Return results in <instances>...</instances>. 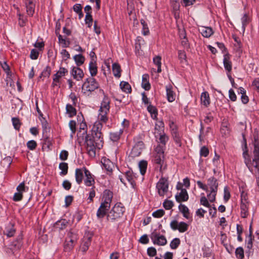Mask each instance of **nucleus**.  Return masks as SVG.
<instances>
[{
  "label": "nucleus",
  "instance_id": "obj_52",
  "mask_svg": "<svg viewBox=\"0 0 259 259\" xmlns=\"http://www.w3.org/2000/svg\"><path fill=\"white\" fill-rule=\"evenodd\" d=\"M163 207L166 209H170L174 206L173 202L171 200H166L163 203Z\"/></svg>",
  "mask_w": 259,
  "mask_h": 259
},
{
  "label": "nucleus",
  "instance_id": "obj_53",
  "mask_svg": "<svg viewBox=\"0 0 259 259\" xmlns=\"http://www.w3.org/2000/svg\"><path fill=\"white\" fill-rule=\"evenodd\" d=\"M76 122L74 120H70L69 123V126L72 132V135L74 134L76 132Z\"/></svg>",
  "mask_w": 259,
  "mask_h": 259
},
{
  "label": "nucleus",
  "instance_id": "obj_23",
  "mask_svg": "<svg viewBox=\"0 0 259 259\" xmlns=\"http://www.w3.org/2000/svg\"><path fill=\"white\" fill-rule=\"evenodd\" d=\"M207 185L209 187L211 191H216L218 190V183L217 182V180L213 177H211L208 179V183Z\"/></svg>",
  "mask_w": 259,
  "mask_h": 259
},
{
  "label": "nucleus",
  "instance_id": "obj_13",
  "mask_svg": "<svg viewBox=\"0 0 259 259\" xmlns=\"http://www.w3.org/2000/svg\"><path fill=\"white\" fill-rule=\"evenodd\" d=\"M97 140L96 138L93 137V136H91L90 135H88L85 137V147L90 146L93 145H95L97 146H102L103 141L99 143H97Z\"/></svg>",
  "mask_w": 259,
  "mask_h": 259
},
{
  "label": "nucleus",
  "instance_id": "obj_28",
  "mask_svg": "<svg viewBox=\"0 0 259 259\" xmlns=\"http://www.w3.org/2000/svg\"><path fill=\"white\" fill-rule=\"evenodd\" d=\"M201 101L205 106H207L210 104V99L209 94L207 92H203L201 95Z\"/></svg>",
  "mask_w": 259,
  "mask_h": 259
},
{
  "label": "nucleus",
  "instance_id": "obj_3",
  "mask_svg": "<svg viewBox=\"0 0 259 259\" xmlns=\"http://www.w3.org/2000/svg\"><path fill=\"white\" fill-rule=\"evenodd\" d=\"M124 210V207L120 203H116L107 214V220L111 222L117 221L123 215Z\"/></svg>",
  "mask_w": 259,
  "mask_h": 259
},
{
  "label": "nucleus",
  "instance_id": "obj_59",
  "mask_svg": "<svg viewBox=\"0 0 259 259\" xmlns=\"http://www.w3.org/2000/svg\"><path fill=\"white\" fill-rule=\"evenodd\" d=\"M224 199L226 202L228 201L230 198V193L227 187L224 188Z\"/></svg>",
  "mask_w": 259,
  "mask_h": 259
},
{
  "label": "nucleus",
  "instance_id": "obj_63",
  "mask_svg": "<svg viewBox=\"0 0 259 259\" xmlns=\"http://www.w3.org/2000/svg\"><path fill=\"white\" fill-rule=\"evenodd\" d=\"M68 156V152L66 150H62L60 154L59 157L61 160H65Z\"/></svg>",
  "mask_w": 259,
  "mask_h": 259
},
{
  "label": "nucleus",
  "instance_id": "obj_64",
  "mask_svg": "<svg viewBox=\"0 0 259 259\" xmlns=\"http://www.w3.org/2000/svg\"><path fill=\"white\" fill-rule=\"evenodd\" d=\"M209 153V150L207 147L203 146L200 150V155L201 156L206 157Z\"/></svg>",
  "mask_w": 259,
  "mask_h": 259
},
{
  "label": "nucleus",
  "instance_id": "obj_56",
  "mask_svg": "<svg viewBox=\"0 0 259 259\" xmlns=\"http://www.w3.org/2000/svg\"><path fill=\"white\" fill-rule=\"evenodd\" d=\"M27 147L31 150H34L37 146L36 142L34 140H31L27 143Z\"/></svg>",
  "mask_w": 259,
  "mask_h": 259
},
{
  "label": "nucleus",
  "instance_id": "obj_30",
  "mask_svg": "<svg viewBox=\"0 0 259 259\" xmlns=\"http://www.w3.org/2000/svg\"><path fill=\"white\" fill-rule=\"evenodd\" d=\"M120 88L122 91L126 93H130L132 91L130 84L126 81H121L120 83Z\"/></svg>",
  "mask_w": 259,
  "mask_h": 259
},
{
  "label": "nucleus",
  "instance_id": "obj_10",
  "mask_svg": "<svg viewBox=\"0 0 259 259\" xmlns=\"http://www.w3.org/2000/svg\"><path fill=\"white\" fill-rule=\"evenodd\" d=\"M151 238L154 244L164 245L167 243L165 237L160 234L153 232L152 233Z\"/></svg>",
  "mask_w": 259,
  "mask_h": 259
},
{
  "label": "nucleus",
  "instance_id": "obj_21",
  "mask_svg": "<svg viewBox=\"0 0 259 259\" xmlns=\"http://www.w3.org/2000/svg\"><path fill=\"white\" fill-rule=\"evenodd\" d=\"M25 5L27 14L32 16L34 13L35 4L31 0H26Z\"/></svg>",
  "mask_w": 259,
  "mask_h": 259
},
{
  "label": "nucleus",
  "instance_id": "obj_11",
  "mask_svg": "<svg viewBox=\"0 0 259 259\" xmlns=\"http://www.w3.org/2000/svg\"><path fill=\"white\" fill-rule=\"evenodd\" d=\"M171 129V135L176 144L180 147L181 146V140L179 133L177 131L176 125L174 122H171L169 124Z\"/></svg>",
  "mask_w": 259,
  "mask_h": 259
},
{
  "label": "nucleus",
  "instance_id": "obj_48",
  "mask_svg": "<svg viewBox=\"0 0 259 259\" xmlns=\"http://www.w3.org/2000/svg\"><path fill=\"white\" fill-rule=\"evenodd\" d=\"M242 21V28L243 31L244 32L245 26L249 22V18L246 14L244 15L243 17L241 19Z\"/></svg>",
  "mask_w": 259,
  "mask_h": 259
},
{
  "label": "nucleus",
  "instance_id": "obj_33",
  "mask_svg": "<svg viewBox=\"0 0 259 259\" xmlns=\"http://www.w3.org/2000/svg\"><path fill=\"white\" fill-rule=\"evenodd\" d=\"M112 71L114 75L116 77H120L121 75L120 66L117 63H114L112 65Z\"/></svg>",
  "mask_w": 259,
  "mask_h": 259
},
{
  "label": "nucleus",
  "instance_id": "obj_62",
  "mask_svg": "<svg viewBox=\"0 0 259 259\" xmlns=\"http://www.w3.org/2000/svg\"><path fill=\"white\" fill-rule=\"evenodd\" d=\"M200 204L207 207H210V204L208 202V199L205 196H202L201 197Z\"/></svg>",
  "mask_w": 259,
  "mask_h": 259
},
{
  "label": "nucleus",
  "instance_id": "obj_22",
  "mask_svg": "<svg viewBox=\"0 0 259 259\" xmlns=\"http://www.w3.org/2000/svg\"><path fill=\"white\" fill-rule=\"evenodd\" d=\"M199 31L205 37H209L213 33L212 28L209 27H201Z\"/></svg>",
  "mask_w": 259,
  "mask_h": 259
},
{
  "label": "nucleus",
  "instance_id": "obj_35",
  "mask_svg": "<svg viewBox=\"0 0 259 259\" xmlns=\"http://www.w3.org/2000/svg\"><path fill=\"white\" fill-rule=\"evenodd\" d=\"M73 58L77 66H79L83 64L85 60L84 57L81 54L75 55Z\"/></svg>",
  "mask_w": 259,
  "mask_h": 259
},
{
  "label": "nucleus",
  "instance_id": "obj_32",
  "mask_svg": "<svg viewBox=\"0 0 259 259\" xmlns=\"http://www.w3.org/2000/svg\"><path fill=\"white\" fill-rule=\"evenodd\" d=\"M147 110L150 113L151 117L153 119H155L157 118V110L155 106L149 104L147 107Z\"/></svg>",
  "mask_w": 259,
  "mask_h": 259
},
{
  "label": "nucleus",
  "instance_id": "obj_39",
  "mask_svg": "<svg viewBox=\"0 0 259 259\" xmlns=\"http://www.w3.org/2000/svg\"><path fill=\"white\" fill-rule=\"evenodd\" d=\"M59 168L61 170L60 175H66L68 172V164L65 162H61L59 164Z\"/></svg>",
  "mask_w": 259,
  "mask_h": 259
},
{
  "label": "nucleus",
  "instance_id": "obj_25",
  "mask_svg": "<svg viewBox=\"0 0 259 259\" xmlns=\"http://www.w3.org/2000/svg\"><path fill=\"white\" fill-rule=\"evenodd\" d=\"M223 62L225 69L228 72H230L232 70V63L230 60V56L228 54L224 55Z\"/></svg>",
  "mask_w": 259,
  "mask_h": 259
},
{
  "label": "nucleus",
  "instance_id": "obj_42",
  "mask_svg": "<svg viewBox=\"0 0 259 259\" xmlns=\"http://www.w3.org/2000/svg\"><path fill=\"white\" fill-rule=\"evenodd\" d=\"M67 113L69 114L70 117H72L76 114V111L71 105L67 104L66 105Z\"/></svg>",
  "mask_w": 259,
  "mask_h": 259
},
{
  "label": "nucleus",
  "instance_id": "obj_50",
  "mask_svg": "<svg viewBox=\"0 0 259 259\" xmlns=\"http://www.w3.org/2000/svg\"><path fill=\"white\" fill-rule=\"evenodd\" d=\"M85 22L88 24L89 27H91L93 23V18L91 14H86L85 17Z\"/></svg>",
  "mask_w": 259,
  "mask_h": 259
},
{
  "label": "nucleus",
  "instance_id": "obj_6",
  "mask_svg": "<svg viewBox=\"0 0 259 259\" xmlns=\"http://www.w3.org/2000/svg\"><path fill=\"white\" fill-rule=\"evenodd\" d=\"M154 157V162L159 166L160 170H161L164 158L163 146L159 145L156 147Z\"/></svg>",
  "mask_w": 259,
  "mask_h": 259
},
{
  "label": "nucleus",
  "instance_id": "obj_19",
  "mask_svg": "<svg viewBox=\"0 0 259 259\" xmlns=\"http://www.w3.org/2000/svg\"><path fill=\"white\" fill-rule=\"evenodd\" d=\"M67 72V70L66 69L61 67L59 70L54 75L53 85L54 86L56 85V83L59 82V78L62 76H64L65 73Z\"/></svg>",
  "mask_w": 259,
  "mask_h": 259
},
{
  "label": "nucleus",
  "instance_id": "obj_49",
  "mask_svg": "<svg viewBox=\"0 0 259 259\" xmlns=\"http://www.w3.org/2000/svg\"><path fill=\"white\" fill-rule=\"evenodd\" d=\"M107 113L108 112H100L98 116L99 119L103 122H106L108 120V117H107Z\"/></svg>",
  "mask_w": 259,
  "mask_h": 259
},
{
  "label": "nucleus",
  "instance_id": "obj_24",
  "mask_svg": "<svg viewBox=\"0 0 259 259\" xmlns=\"http://www.w3.org/2000/svg\"><path fill=\"white\" fill-rule=\"evenodd\" d=\"M249 203H241V216L243 218H246L249 214L248 206Z\"/></svg>",
  "mask_w": 259,
  "mask_h": 259
},
{
  "label": "nucleus",
  "instance_id": "obj_9",
  "mask_svg": "<svg viewBox=\"0 0 259 259\" xmlns=\"http://www.w3.org/2000/svg\"><path fill=\"white\" fill-rule=\"evenodd\" d=\"M144 148V143L142 141H138L133 147L130 154V157L134 158L140 156Z\"/></svg>",
  "mask_w": 259,
  "mask_h": 259
},
{
  "label": "nucleus",
  "instance_id": "obj_18",
  "mask_svg": "<svg viewBox=\"0 0 259 259\" xmlns=\"http://www.w3.org/2000/svg\"><path fill=\"white\" fill-rule=\"evenodd\" d=\"M110 101L108 98L104 96V99L101 103L99 112H108L110 108Z\"/></svg>",
  "mask_w": 259,
  "mask_h": 259
},
{
  "label": "nucleus",
  "instance_id": "obj_16",
  "mask_svg": "<svg viewBox=\"0 0 259 259\" xmlns=\"http://www.w3.org/2000/svg\"><path fill=\"white\" fill-rule=\"evenodd\" d=\"M87 169L86 167H83L81 168H76L75 169V180L78 184H80L83 180V174L85 175V170Z\"/></svg>",
  "mask_w": 259,
  "mask_h": 259
},
{
  "label": "nucleus",
  "instance_id": "obj_47",
  "mask_svg": "<svg viewBox=\"0 0 259 259\" xmlns=\"http://www.w3.org/2000/svg\"><path fill=\"white\" fill-rule=\"evenodd\" d=\"M91 237H88L87 238V240L83 243L81 247V249L83 252H85L88 249L89 246H90L91 243Z\"/></svg>",
  "mask_w": 259,
  "mask_h": 259
},
{
  "label": "nucleus",
  "instance_id": "obj_44",
  "mask_svg": "<svg viewBox=\"0 0 259 259\" xmlns=\"http://www.w3.org/2000/svg\"><path fill=\"white\" fill-rule=\"evenodd\" d=\"M236 257L239 259H243L244 258V250L242 247H239L237 248L235 251Z\"/></svg>",
  "mask_w": 259,
  "mask_h": 259
},
{
  "label": "nucleus",
  "instance_id": "obj_26",
  "mask_svg": "<svg viewBox=\"0 0 259 259\" xmlns=\"http://www.w3.org/2000/svg\"><path fill=\"white\" fill-rule=\"evenodd\" d=\"M68 222L65 219H61L57 221L54 224V228L58 230H62L65 229L67 226Z\"/></svg>",
  "mask_w": 259,
  "mask_h": 259
},
{
  "label": "nucleus",
  "instance_id": "obj_41",
  "mask_svg": "<svg viewBox=\"0 0 259 259\" xmlns=\"http://www.w3.org/2000/svg\"><path fill=\"white\" fill-rule=\"evenodd\" d=\"M161 58L159 56H157L153 58V62L157 66V72L158 73H160L161 72Z\"/></svg>",
  "mask_w": 259,
  "mask_h": 259
},
{
  "label": "nucleus",
  "instance_id": "obj_46",
  "mask_svg": "<svg viewBox=\"0 0 259 259\" xmlns=\"http://www.w3.org/2000/svg\"><path fill=\"white\" fill-rule=\"evenodd\" d=\"M180 244V240L179 238H176L174 239L170 243V246L171 249H176Z\"/></svg>",
  "mask_w": 259,
  "mask_h": 259
},
{
  "label": "nucleus",
  "instance_id": "obj_57",
  "mask_svg": "<svg viewBox=\"0 0 259 259\" xmlns=\"http://www.w3.org/2000/svg\"><path fill=\"white\" fill-rule=\"evenodd\" d=\"M178 57L182 63L186 62V55L185 52L179 51Z\"/></svg>",
  "mask_w": 259,
  "mask_h": 259
},
{
  "label": "nucleus",
  "instance_id": "obj_51",
  "mask_svg": "<svg viewBox=\"0 0 259 259\" xmlns=\"http://www.w3.org/2000/svg\"><path fill=\"white\" fill-rule=\"evenodd\" d=\"M164 211L163 209H160L154 211L152 213V215L157 218L162 217L164 214Z\"/></svg>",
  "mask_w": 259,
  "mask_h": 259
},
{
  "label": "nucleus",
  "instance_id": "obj_40",
  "mask_svg": "<svg viewBox=\"0 0 259 259\" xmlns=\"http://www.w3.org/2000/svg\"><path fill=\"white\" fill-rule=\"evenodd\" d=\"M139 166L140 169L141 174L144 175L146 171L147 162L146 161L142 160L139 162Z\"/></svg>",
  "mask_w": 259,
  "mask_h": 259
},
{
  "label": "nucleus",
  "instance_id": "obj_34",
  "mask_svg": "<svg viewBox=\"0 0 259 259\" xmlns=\"http://www.w3.org/2000/svg\"><path fill=\"white\" fill-rule=\"evenodd\" d=\"M85 147L89 155L91 157H95L96 147H98L99 149L100 148V146H97L95 145L87 146Z\"/></svg>",
  "mask_w": 259,
  "mask_h": 259
},
{
  "label": "nucleus",
  "instance_id": "obj_14",
  "mask_svg": "<svg viewBox=\"0 0 259 259\" xmlns=\"http://www.w3.org/2000/svg\"><path fill=\"white\" fill-rule=\"evenodd\" d=\"M177 202L186 201L189 198V196L187 190L185 189H182L180 193H178L175 196Z\"/></svg>",
  "mask_w": 259,
  "mask_h": 259
},
{
  "label": "nucleus",
  "instance_id": "obj_1",
  "mask_svg": "<svg viewBox=\"0 0 259 259\" xmlns=\"http://www.w3.org/2000/svg\"><path fill=\"white\" fill-rule=\"evenodd\" d=\"M252 145L253 158L252 162L248 153L246 144L245 145V150L243 151V156L244 159V162L250 171L252 172V167H254L256 170V172L259 174V141H258L257 137L255 136L254 137Z\"/></svg>",
  "mask_w": 259,
  "mask_h": 259
},
{
  "label": "nucleus",
  "instance_id": "obj_36",
  "mask_svg": "<svg viewBox=\"0 0 259 259\" xmlns=\"http://www.w3.org/2000/svg\"><path fill=\"white\" fill-rule=\"evenodd\" d=\"M179 208L180 211L183 214L185 218L188 219L189 217V211L188 208L184 204H181Z\"/></svg>",
  "mask_w": 259,
  "mask_h": 259
},
{
  "label": "nucleus",
  "instance_id": "obj_31",
  "mask_svg": "<svg viewBox=\"0 0 259 259\" xmlns=\"http://www.w3.org/2000/svg\"><path fill=\"white\" fill-rule=\"evenodd\" d=\"M103 165L106 170L109 172H112L113 168L114 167L113 163L109 159L104 160Z\"/></svg>",
  "mask_w": 259,
  "mask_h": 259
},
{
  "label": "nucleus",
  "instance_id": "obj_54",
  "mask_svg": "<svg viewBox=\"0 0 259 259\" xmlns=\"http://www.w3.org/2000/svg\"><path fill=\"white\" fill-rule=\"evenodd\" d=\"M241 203H249L247 193L242 191L241 194Z\"/></svg>",
  "mask_w": 259,
  "mask_h": 259
},
{
  "label": "nucleus",
  "instance_id": "obj_55",
  "mask_svg": "<svg viewBox=\"0 0 259 259\" xmlns=\"http://www.w3.org/2000/svg\"><path fill=\"white\" fill-rule=\"evenodd\" d=\"M217 192L216 191H211L210 193L207 195L208 200L210 202H212L215 201Z\"/></svg>",
  "mask_w": 259,
  "mask_h": 259
},
{
  "label": "nucleus",
  "instance_id": "obj_7",
  "mask_svg": "<svg viewBox=\"0 0 259 259\" xmlns=\"http://www.w3.org/2000/svg\"><path fill=\"white\" fill-rule=\"evenodd\" d=\"M156 189L158 194L163 196L168 190V182L167 179L161 177L156 184Z\"/></svg>",
  "mask_w": 259,
  "mask_h": 259
},
{
  "label": "nucleus",
  "instance_id": "obj_4",
  "mask_svg": "<svg viewBox=\"0 0 259 259\" xmlns=\"http://www.w3.org/2000/svg\"><path fill=\"white\" fill-rule=\"evenodd\" d=\"M99 84L96 79L90 77L86 79L82 85V90L83 93L89 95L91 92L94 91L96 89H98Z\"/></svg>",
  "mask_w": 259,
  "mask_h": 259
},
{
  "label": "nucleus",
  "instance_id": "obj_5",
  "mask_svg": "<svg viewBox=\"0 0 259 259\" xmlns=\"http://www.w3.org/2000/svg\"><path fill=\"white\" fill-rule=\"evenodd\" d=\"M77 238V235L72 231L68 233L64 246L65 251H70L73 249Z\"/></svg>",
  "mask_w": 259,
  "mask_h": 259
},
{
  "label": "nucleus",
  "instance_id": "obj_43",
  "mask_svg": "<svg viewBox=\"0 0 259 259\" xmlns=\"http://www.w3.org/2000/svg\"><path fill=\"white\" fill-rule=\"evenodd\" d=\"M121 133L118 132H111L110 134V139L113 142H116L119 139Z\"/></svg>",
  "mask_w": 259,
  "mask_h": 259
},
{
  "label": "nucleus",
  "instance_id": "obj_29",
  "mask_svg": "<svg viewBox=\"0 0 259 259\" xmlns=\"http://www.w3.org/2000/svg\"><path fill=\"white\" fill-rule=\"evenodd\" d=\"M149 76L148 74H144L142 76V87L146 91L150 89V84L148 80Z\"/></svg>",
  "mask_w": 259,
  "mask_h": 259
},
{
  "label": "nucleus",
  "instance_id": "obj_38",
  "mask_svg": "<svg viewBox=\"0 0 259 259\" xmlns=\"http://www.w3.org/2000/svg\"><path fill=\"white\" fill-rule=\"evenodd\" d=\"M15 233V230L14 229L13 226L12 225H10L9 226L7 227L6 230L4 231V234L9 237L13 236Z\"/></svg>",
  "mask_w": 259,
  "mask_h": 259
},
{
  "label": "nucleus",
  "instance_id": "obj_17",
  "mask_svg": "<svg viewBox=\"0 0 259 259\" xmlns=\"http://www.w3.org/2000/svg\"><path fill=\"white\" fill-rule=\"evenodd\" d=\"M71 74L73 76V78L77 80H81L84 76L83 71L80 68H78V66L73 67L72 68Z\"/></svg>",
  "mask_w": 259,
  "mask_h": 259
},
{
  "label": "nucleus",
  "instance_id": "obj_37",
  "mask_svg": "<svg viewBox=\"0 0 259 259\" xmlns=\"http://www.w3.org/2000/svg\"><path fill=\"white\" fill-rule=\"evenodd\" d=\"M89 70L91 75V77H93L97 74V67L96 64L92 61L90 62L89 64Z\"/></svg>",
  "mask_w": 259,
  "mask_h": 259
},
{
  "label": "nucleus",
  "instance_id": "obj_58",
  "mask_svg": "<svg viewBox=\"0 0 259 259\" xmlns=\"http://www.w3.org/2000/svg\"><path fill=\"white\" fill-rule=\"evenodd\" d=\"M51 71V68L49 66L46 67V68L42 72L40 77L41 76L49 77L50 75Z\"/></svg>",
  "mask_w": 259,
  "mask_h": 259
},
{
  "label": "nucleus",
  "instance_id": "obj_61",
  "mask_svg": "<svg viewBox=\"0 0 259 259\" xmlns=\"http://www.w3.org/2000/svg\"><path fill=\"white\" fill-rule=\"evenodd\" d=\"M13 124L16 130H19L20 126V120L18 118H12Z\"/></svg>",
  "mask_w": 259,
  "mask_h": 259
},
{
  "label": "nucleus",
  "instance_id": "obj_15",
  "mask_svg": "<svg viewBox=\"0 0 259 259\" xmlns=\"http://www.w3.org/2000/svg\"><path fill=\"white\" fill-rule=\"evenodd\" d=\"M84 170L85 177L84 180V184L88 187L93 186L95 184V180L93 178V176L88 169H84Z\"/></svg>",
  "mask_w": 259,
  "mask_h": 259
},
{
  "label": "nucleus",
  "instance_id": "obj_12",
  "mask_svg": "<svg viewBox=\"0 0 259 259\" xmlns=\"http://www.w3.org/2000/svg\"><path fill=\"white\" fill-rule=\"evenodd\" d=\"M18 192L15 193L13 196V200L15 201H20L23 197L22 193L25 191V183L22 182L17 187Z\"/></svg>",
  "mask_w": 259,
  "mask_h": 259
},
{
  "label": "nucleus",
  "instance_id": "obj_8",
  "mask_svg": "<svg viewBox=\"0 0 259 259\" xmlns=\"http://www.w3.org/2000/svg\"><path fill=\"white\" fill-rule=\"evenodd\" d=\"M102 127L103 125L101 123L96 122L95 123L92 130V134L91 136H93L95 138H96L98 143L103 141L102 134L101 133Z\"/></svg>",
  "mask_w": 259,
  "mask_h": 259
},
{
  "label": "nucleus",
  "instance_id": "obj_60",
  "mask_svg": "<svg viewBox=\"0 0 259 259\" xmlns=\"http://www.w3.org/2000/svg\"><path fill=\"white\" fill-rule=\"evenodd\" d=\"M168 140V137L165 134L161 135L159 138V141L161 144H162L161 146H163L164 147Z\"/></svg>",
  "mask_w": 259,
  "mask_h": 259
},
{
  "label": "nucleus",
  "instance_id": "obj_20",
  "mask_svg": "<svg viewBox=\"0 0 259 259\" xmlns=\"http://www.w3.org/2000/svg\"><path fill=\"white\" fill-rule=\"evenodd\" d=\"M166 96L167 100L169 102H172L175 100L176 94L172 90V87L169 84L166 87Z\"/></svg>",
  "mask_w": 259,
  "mask_h": 259
},
{
  "label": "nucleus",
  "instance_id": "obj_2",
  "mask_svg": "<svg viewBox=\"0 0 259 259\" xmlns=\"http://www.w3.org/2000/svg\"><path fill=\"white\" fill-rule=\"evenodd\" d=\"M112 196V193L110 191L106 190L104 192V201L101 204L97 212L98 218H103L106 215L107 211L110 207Z\"/></svg>",
  "mask_w": 259,
  "mask_h": 259
},
{
  "label": "nucleus",
  "instance_id": "obj_27",
  "mask_svg": "<svg viewBox=\"0 0 259 259\" xmlns=\"http://www.w3.org/2000/svg\"><path fill=\"white\" fill-rule=\"evenodd\" d=\"M125 177L127 181L131 184L133 187H134L136 183L135 182V179L136 178L135 175L133 171H127L125 172Z\"/></svg>",
  "mask_w": 259,
  "mask_h": 259
},
{
  "label": "nucleus",
  "instance_id": "obj_45",
  "mask_svg": "<svg viewBox=\"0 0 259 259\" xmlns=\"http://www.w3.org/2000/svg\"><path fill=\"white\" fill-rule=\"evenodd\" d=\"M188 225L185 222H181L179 223L178 229L180 232H185L188 230Z\"/></svg>",
  "mask_w": 259,
  "mask_h": 259
}]
</instances>
